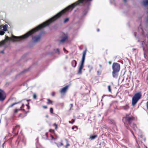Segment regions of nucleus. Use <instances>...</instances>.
Instances as JSON below:
<instances>
[{"label":"nucleus","instance_id":"6","mask_svg":"<svg viewBox=\"0 0 148 148\" xmlns=\"http://www.w3.org/2000/svg\"><path fill=\"white\" fill-rule=\"evenodd\" d=\"M133 119V118L127 116L123 119V121H125V123H126L127 124H130Z\"/></svg>","mask_w":148,"mask_h":148},{"label":"nucleus","instance_id":"25","mask_svg":"<svg viewBox=\"0 0 148 148\" xmlns=\"http://www.w3.org/2000/svg\"><path fill=\"white\" fill-rule=\"evenodd\" d=\"M55 52L56 53L59 52V49H55Z\"/></svg>","mask_w":148,"mask_h":148},{"label":"nucleus","instance_id":"31","mask_svg":"<svg viewBox=\"0 0 148 148\" xmlns=\"http://www.w3.org/2000/svg\"><path fill=\"white\" fill-rule=\"evenodd\" d=\"M71 108H70V109H71V108L73 107V104H71Z\"/></svg>","mask_w":148,"mask_h":148},{"label":"nucleus","instance_id":"38","mask_svg":"<svg viewBox=\"0 0 148 148\" xmlns=\"http://www.w3.org/2000/svg\"><path fill=\"white\" fill-rule=\"evenodd\" d=\"M46 117H48V115H47L46 116Z\"/></svg>","mask_w":148,"mask_h":148},{"label":"nucleus","instance_id":"19","mask_svg":"<svg viewBox=\"0 0 148 148\" xmlns=\"http://www.w3.org/2000/svg\"><path fill=\"white\" fill-rule=\"evenodd\" d=\"M18 103H13L12 104H11V105H10V106H9V108L12 107H13V106H14V105L17 104Z\"/></svg>","mask_w":148,"mask_h":148},{"label":"nucleus","instance_id":"39","mask_svg":"<svg viewBox=\"0 0 148 148\" xmlns=\"http://www.w3.org/2000/svg\"><path fill=\"white\" fill-rule=\"evenodd\" d=\"M97 31L98 32H99V29H97Z\"/></svg>","mask_w":148,"mask_h":148},{"label":"nucleus","instance_id":"23","mask_svg":"<svg viewBox=\"0 0 148 148\" xmlns=\"http://www.w3.org/2000/svg\"><path fill=\"white\" fill-rule=\"evenodd\" d=\"M63 145V143H61L60 144L58 145L57 146L58 147H60L61 146H62Z\"/></svg>","mask_w":148,"mask_h":148},{"label":"nucleus","instance_id":"17","mask_svg":"<svg viewBox=\"0 0 148 148\" xmlns=\"http://www.w3.org/2000/svg\"><path fill=\"white\" fill-rule=\"evenodd\" d=\"M24 110V109H23L22 108V107H21V109H16L15 110H14V113H16L18 111L20 110Z\"/></svg>","mask_w":148,"mask_h":148},{"label":"nucleus","instance_id":"40","mask_svg":"<svg viewBox=\"0 0 148 148\" xmlns=\"http://www.w3.org/2000/svg\"><path fill=\"white\" fill-rule=\"evenodd\" d=\"M123 1H124V2H125V1H126V0H123Z\"/></svg>","mask_w":148,"mask_h":148},{"label":"nucleus","instance_id":"13","mask_svg":"<svg viewBox=\"0 0 148 148\" xmlns=\"http://www.w3.org/2000/svg\"><path fill=\"white\" fill-rule=\"evenodd\" d=\"M132 127L133 128L134 130L136 131V133H137L138 131L139 132H140L139 130H138L137 129L136 125H134L133 127Z\"/></svg>","mask_w":148,"mask_h":148},{"label":"nucleus","instance_id":"14","mask_svg":"<svg viewBox=\"0 0 148 148\" xmlns=\"http://www.w3.org/2000/svg\"><path fill=\"white\" fill-rule=\"evenodd\" d=\"M143 4L145 6L148 5V0H145L143 1Z\"/></svg>","mask_w":148,"mask_h":148},{"label":"nucleus","instance_id":"41","mask_svg":"<svg viewBox=\"0 0 148 148\" xmlns=\"http://www.w3.org/2000/svg\"><path fill=\"white\" fill-rule=\"evenodd\" d=\"M144 49H145L144 48V47H143V50H144Z\"/></svg>","mask_w":148,"mask_h":148},{"label":"nucleus","instance_id":"15","mask_svg":"<svg viewBox=\"0 0 148 148\" xmlns=\"http://www.w3.org/2000/svg\"><path fill=\"white\" fill-rule=\"evenodd\" d=\"M97 137V135H92L90 136V139L91 140H93Z\"/></svg>","mask_w":148,"mask_h":148},{"label":"nucleus","instance_id":"43","mask_svg":"<svg viewBox=\"0 0 148 148\" xmlns=\"http://www.w3.org/2000/svg\"><path fill=\"white\" fill-rule=\"evenodd\" d=\"M92 69V67H91V69Z\"/></svg>","mask_w":148,"mask_h":148},{"label":"nucleus","instance_id":"20","mask_svg":"<svg viewBox=\"0 0 148 148\" xmlns=\"http://www.w3.org/2000/svg\"><path fill=\"white\" fill-rule=\"evenodd\" d=\"M108 88L109 91L111 92V89L110 86V85H109L108 86Z\"/></svg>","mask_w":148,"mask_h":148},{"label":"nucleus","instance_id":"1","mask_svg":"<svg viewBox=\"0 0 148 148\" xmlns=\"http://www.w3.org/2000/svg\"><path fill=\"white\" fill-rule=\"evenodd\" d=\"M31 35V30L25 35L20 37H16L12 36V38L6 37L5 40L0 42V47L3 45L5 43V41L12 40L14 41H18L25 38Z\"/></svg>","mask_w":148,"mask_h":148},{"label":"nucleus","instance_id":"12","mask_svg":"<svg viewBox=\"0 0 148 148\" xmlns=\"http://www.w3.org/2000/svg\"><path fill=\"white\" fill-rule=\"evenodd\" d=\"M67 37L66 36H65L64 37H63L62 39L60 40V42H64L66 39Z\"/></svg>","mask_w":148,"mask_h":148},{"label":"nucleus","instance_id":"4","mask_svg":"<svg viewBox=\"0 0 148 148\" xmlns=\"http://www.w3.org/2000/svg\"><path fill=\"white\" fill-rule=\"evenodd\" d=\"M8 25H5L3 26H0V35H3L5 32L7 30Z\"/></svg>","mask_w":148,"mask_h":148},{"label":"nucleus","instance_id":"22","mask_svg":"<svg viewBox=\"0 0 148 148\" xmlns=\"http://www.w3.org/2000/svg\"><path fill=\"white\" fill-rule=\"evenodd\" d=\"M69 20V18H66V19H65L64 20V23H66V22H67Z\"/></svg>","mask_w":148,"mask_h":148},{"label":"nucleus","instance_id":"9","mask_svg":"<svg viewBox=\"0 0 148 148\" xmlns=\"http://www.w3.org/2000/svg\"><path fill=\"white\" fill-rule=\"evenodd\" d=\"M68 87V86H66L64 88H62L60 91V93H65L67 90Z\"/></svg>","mask_w":148,"mask_h":148},{"label":"nucleus","instance_id":"10","mask_svg":"<svg viewBox=\"0 0 148 148\" xmlns=\"http://www.w3.org/2000/svg\"><path fill=\"white\" fill-rule=\"evenodd\" d=\"M118 72L113 71L112 72V76L114 78H116L117 77L118 75Z\"/></svg>","mask_w":148,"mask_h":148},{"label":"nucleus","instance_id":"5","mask_svg":"<svg viewBox=\"0 0 148 148\" xmlns=\"http://www.w3.org/2000/svg\"><path fill=\"white\" fill-rule=\"evenodd\" d=\"M112 69L113 71L119 72L120 69V66L119 64L117 63H114L113 64Z\"/></svg>","mask_w":148,"mask_h":148},{"label":"nucleus","instance_id":"34","mask_svg":"<svg viewBox=\"0 0 148 148\" xmlns=\"http://www.w3.org/2000/svg\"><path fill=\"white\" fill-rule=\"evenodd\" d=\"M74 127H72V130H73L74 129Z\"/></svg>","mask_w":148,"mask_h":148},{"label":"nucleus","instance_id":"33","mask_svg":"<svg viewBox=\"0 0 148 148\" xmlns=\"http://www.w3.org/2000/svg\"><path fill=\"white\" fill-rule=\"evenodd\" d=\"M108 63H109V64H111V62H108Z\"/></svg>","mask_w":148,"mask_h":148},{"label":"nucleus","instance_id":"27","mask_svg":"<svg viewBox=\"0 0 148 148\" xmlns=\"http://www.w3.org/2000/svg\"><path fill=\"white\" fill-rule=\"evenodd\" d=\"M128 108V106H126L124 108V109L125 110L127 109Z\"/></svg>","mask_w":148,"mask_h":148},{"label":"nucleus","instance_id":"37","mask_svg":"<svg viewBox=\"0 0 148 148\" xmlns=\"http://www.w3.org/2000/svg\"><path fill=\"white\" fill-rule=\"evenodd\" d=\"M69 123H71L72 122H71V121H69Z\"/></svg>","mask_w":148,"mask_h":148},{"label":"nucleus","instance_id":"36","mask_svg":"<svg viewBox=\"0 0 148 148\" xmlns=\"http://www.w3.org/2000/svg\"><path fill=\"white\" fill-rule=\"evenodd\" d=\"M63 50L64 51H66V50L64 48H63Z\"/></svg>","mask_w":148,"mask_h":148},{"label":"nucleus","instance_id":"42","mask_svg":"<svg viewBox=\"0 0 148 148\" xmlns=\"http://www.w3.org/2000/svg\"><path fill=\"white\" fill-rule=\"evenodd\" d=\"M1 52L2 53H3V51H1Z\"/></svg>","mask_w":148,"mask_h":148},{"label":"nucleus","instance_id":"16","mask_svg":"<svg viewBox=\"0 0 148 148\" xmlns=\"http://www.w3.org/2000/svg\"><path fill=\"white\" fill-rule=\"evenodd\" d=\"M40 37L38 36V37H36L35 38V39L34 40V41L35 42H37L39 40H40Z\"/></svg>","mask_w":148,"mask_h":148},{"label":"nucleus","instance_id":"29","mask_svg":"<svg viewBox=\"0 0 148 148\" xmlns=\"http://www.w3.org/2000/svg\"><path fill=\"white\" fill-rule=\"evenodd\" d=\"M75 119H72V121L71 123H73V122H74L75 121Z\"/></svg>","mask_w":148,"mask_h":148},{"label":"nucleus","instance_id":"32","mask_svg":"<svg viewBox=\"0 0 148 148\" xmlns=\"http://www.w3.org/2000/svg\"><path fill=\"white\" fill-rule=\"evenodd\" d=\"M52 95L53 96H54V93H52Z\"/></svg>","mask_w":148,"mask_h":148},{"label":"nucleus","instance_id":"24","mask_svg":"<svg viewBox=\"0 0 148 148\" xmlns=\"http://www.w3.org/2000/svg\"><path fill=\"white\" fill-rule=\"evenodd\" d=\"M50 112L51 113H53V108H50Z\"/></svg>","mask_w":148,"mask_h":148},{"label":"nucleus","instance_id":"2","mask_svg":"<svg viewBox=\"0 0 148 148\" xmlns=\"http://www.w3.org/2000/svg\"><path fill=\"white\" fill-rule=\"evenodd\" d=\"M86 51H85L83 52L81 63L79 66L78 71V74H80L82 73V69L84 67V63L85 57L86 55Z\"/></svg>","mask_w":148,"mask_h":148},{"label":"nucleus","instance_id":"35","mask_svg":"<svg viewBox=\"0 0 148 148\" xmlns=\"http://www.w3.org/2000/svg\"><path fill=\"white\" fill-rule=\"evenodd\" d=\"M53 131L52 130H49V131H50V132H51V131Z\"/></svg>","mask_w":148,"mask_h":148},{"label":"nucleus","instance_id":"30","mask_svg":"<svg viewBox=\"0 0 148 148\" xmlns=\"http://www.w3.org/2000/svg\"><path fill=\"white\" fill-rule=\"evenodd\" d=\"M43 107L44 108H45V109H46V108H47V106H43Z\"/></svg>","mask_w":148,"mask_h":148},{"label":"nucleus","instance_id":"26","mask_svg":"<svg viewBox=\"0 0 148 148\" xmlns=\"http://www.w3.org/2000/svg\"><path fill=\"white\" fill-rule=\"evenodd\" d=\"M33 98L34 99H36V94H34L33 95Z\"/></svg>","mask_w":148,"mask_h":148},{"label":"nucleus","instance_id":"18","mask_svg":"<svg viewBox=\"0 0 148 148\" xmlns=\"http://www.w3.org/2000/svg\"><path fill=\"white\" fill-rule=\"evenodd\" d=\"M65 140L67 143V144L66 145L65 147L66 148H67V147L69 146V144L68 143V141L67 139H65Z\"/></svg>","mask_w":148,"mask_h":148},{"label":"nucleus","instance_id":"3","mask_svg":"<svg viewBox=\"0 0 148 148\" xmlns=\"http://www.w3.org/2000/svg\"><path fill=\"white\" fill-rule=\"evenodd\" d=\"M141 95L140 93L135 94L132 99V104L133 106L135 105L138 100L140 99Z\"/></svg>","mask_w":148,"mask_h":148},{"label":"nucleus","instance_id":"8","mask_svg":"<svg viewBox=\"0 0 148 148\" xmlns=\"http://www.w3.org/2000/svg\"><path fill=\"white\" fill-rule=\"evenodd\" d=\"M21 102H22V106H21L22 107V108L23 107V106L24 104H25L27 106L28 109H29V107L28 105V103L27 100H24L22 101Z\"/></svg>","mask_w":148,"mask_h":148},{"label":"nucleus","instance_id":"11","mask_svg":"<svg viewBox=\"0 0 148 148\" xmlns=\"http://www.w3.org/2000/svg\"><path fill=\"white\" fill-rule=\"evenodd\" d=\"M77 64V62L75 60H73L71 62L72 65L74 67H76Z\"/></svg>","mask_w":148,"mask_h":148},{"label":"nucleus","instance_id":"28","mask_svg":"<svg viewBox=\"0 0 148 148\" xmlns=\"http://www.w3.org/2000/svg\"><path fill=\"white\" fill-rule=\"evenodd\" d=\"M54 125H55L56 126L55 129H57V125L55 123L54 124Z\"/></svg>","mask_w":148,"mask_h":148},{"label":"nucleus","instance_id":"21","mask_svg":"<svg viewBox=\"0 0 148 148\" xmlns=\"http://www.w3.org/2000/svg\"><path fill=\"white\" fill-rule=\"evenodd\" d=\"M52 101H51L49 99H48V103H47L48 104H49V103H51L52 104Z\"/></svg>","mask_w":148,"mask_h":148},{"label":"nucleus","instance_id":"7","mask_svg":"<svg viewBox=\"0 0 148 148\" xmlns=\"http://www.w3.org/2000/svg\"><path fill=\"white\" fill-rule=\"evenodd\" d=\"M5 97V94L4 92L0 90V100H4Z\"/></svg>","mask_w":148,"mask_h":148}]
</instances>
